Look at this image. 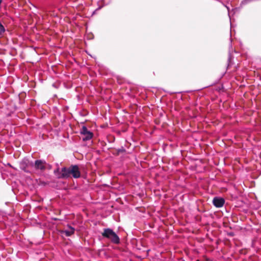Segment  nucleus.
Segmentation results:
<instances>
[{
    "mask_svg": "<svg viewBox=\"0 0 261 261\" xmlns=\"http://www.w3.org/2000/svg\"><path fill=\"white\" fill-rule=\"evenodd\" d=\"M102 236L110 240L113 243L118 244L120 239L118 235L111 228H105L101 233Z\"/></svg>",
    "mask_w": 261,
    "mask_h": 261,
    "instance_id": "f257e3e1",
    "label": "nucleus"
},
{
    "mask_svg": "<svg viewBox=\"0 0 261 261\" xmlns=\"http://www.w3.org/2000/svg\"><path fill=\"white\" fill-rule=\"evenodd\" d=\"M80 134L84 141L90 140L93 136V133L89 130L85 126H82L80 130Z\"/></svg>",
    "mask_w": 261,
    "mask_h": 261,
    "instance_id": "f03ea898",
    "label": "nucleus"
},
{
    "mask_svg": "<svg viewBox=\"0 0 261 261\" xmlns=\"http://www.w3.org/2000/svg\"><path fill=\"white\" fill-rule=\"evenodd\" d=\"M70 176L74 178H79L81 176V172L77 165H72L70 167Z\"/></svg>",
    "mask_w": 261,
    "mask_h": 261,
    "instance_id": "7ed1b4c3",
    "label": "nucleus"
},
{
    "mask_svg": "<svg viewBox=\"0 0 261 261\" xmlns=\"http://www.w3.org/2000/svg\"><path fill=\"white\" fill-rule=\"evenodd\" d=\"M70 168L63 167L58 175L59 178H68L70 177Z\"/></svg>",
    "mask_w": 261,
    "mask_h": 261,
    "instance_id": "20e7f679",
    "label": "nucleus"
},
{
    "mask_svg": "<svg viewBox=\"0 0 261 261\" xmlns=\"http://www.w3.org/2000/svg\"><path fill=\"white\" fill-rule=\"evenodd\" d=\"M46 163L42 160H36L34 164L35 168L37 170H40L43 171L46 168Z\"/></svg>",
    "mask_w": 261,
    "mask_h": 261,
    "instance_id": "39448f33",
    "label": "nucleus"
},
{
    "mask_svg": "<svg viewBox=\"0 0 261 261\" xmlns=\"http://www.w3.org/2000/svg\"><path fill=\"white\" fill-rule=\"evenodd\" d=\"M225 201L222 198L216 197L213 200V204L217 207H221L223 206Z\"/></svg>",
    "mask_w": 261,
    "mask_h": 261,
    "instance_id": "423d86ee",
    "label": "nucleus"
},
{
    "mask_svg": "<svg viewBox=\"0 0 261 261\" xmlns=\"http://www.w3.org/2000/svg\"><path fill=\"white\" fill-rule=\"evenodd\" d=\"M75 229L70 225H68L66 229L62 230L61 233L65 234L66 236L69 237L74 233Z\"/></svg>",
    "mask_w": 261,
    "mask_h": 261,
    "instance_id": "0eeeda50",
    "label": "nucleus"
},
{
    "mask_svg": "<svg viewBox=\"0 0 261 261\" xmlns=\"http://www.w3.org/2000/svg\"><path fill=\"white\" fill-rule=\"evenodd\" d=\"M5 31L4 26L0 22V35L2 34Z\"/></svg>",
    "mask_w": 261,
    "mask_h": 261,
    "instance_id": "6e6552de",
    "label": "nucleus"
},
{
    "mask_svg": "<svg viewBox=\"0 0 261 261\" xmlns=\"http://www.w3.org/2000/svg\"><path fill=\"white\" fill-rule=\"evenodd\" d=\"M21 169L25 172H29V171H28L25 167H23V165H21Z\"/></svg>",
    "mask_w": 261,
    "mask_h": 261,
    "instance_id": "1a4fd4ad",
    "label": "nucleus"
},
{
    "mask_svg": "<svg viewBox=\"0 0 261 261\" xmlns=\"http://www.w3.org/2000/svg\"><path fill=\"white\" fill-rule=\"evenodd\" d=\"M57 172H59V169L58 168L56 171H55V173H56Z\"/></svg>",
    "mask_w": 261,
    "mask_h": 261,
    "instance_id": "9d476101",
    "label": "nucleus"
},
{
    "mask_svg": "<svg viewBox=\"0 0 261 261\" xmlns=\"http://www.w3.org/2000/svg\"><path fill=\"white\" fill-rule=\"evenodd\" d=\"M31 165H32V166H34V164H33V163H31Z\"/></svg>",
    "mask_w": 261,
    "mask_h": 261,
    "instance_id": "9b49d317",
    "label": "nucleus"
}]
</instances>
